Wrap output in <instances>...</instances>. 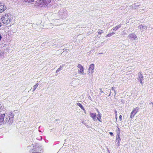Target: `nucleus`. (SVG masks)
I'll list each match as a JSON object with an SVG mask.
<instances>
[{
    "label": "nucleus",
    "mask_w": 153,
    "mask_h": 153,
    "mask_svg": "<svg viewBox=\"0 0 153 153\" xmlns=\"http://www.w3.org/2000/svg\"><path fill=\"white\" fill-rule=\"evenodd\" d=\"M68 16L67 10L64 8H61L58 12V18L59 19H65Z\"/></svg>",
    "instance_id": "f257e3e1"
},
{
    "label": "nucleus",
    "mask_w": 153,
    "mask_h": 153,
    "mask_svg": "<svg viewBox=\"0 0 153 153\" xmlns=\"http://www.w3.org/2000/svg\"><path fill=\"white\" fill-rule=\"evenodd\" d=\"M15 114L14 112L10 111L8 114L7 117L6 118V120L4 121V122L7 123L9 125H11L13 122V117Z\"/></svg>",
    "instance_id": "f03ea898"
},
{
    "label": "nucleus",
    "mask_w": 153,
    "mask_h": 153,
    "mask_svg": "<svg viewBox=\"0 0 153 153\" xmlns=\"http://www.w3.org/2000/svg\"><path fill=\"white\" fill-rule=\"evenodd\" d=\"M9 17L8 14L2 16L1 19V22L4 24H8L10 22V19Z\"/></svg>",
    "instance_id": "7ed1b4c3"
},
{
    "label": "nucleus",
    "mask_w": 153,
    "mask_h": 153,
    "mask_svg": "<svg viewBox=\"0 0 153 153\" xmlns=\"http://www.w3.org/2000/svg\"><path fill=\"white\" fill-rule=\"evenodd\" d=\"M139 110V108L138 107L133 108L132 111L130 114V117L131 119H132L134 118V116L138 111Z\"/></svg>",
    "instance_id": "20e7f679"
},
{
    "label": "nucleus",
    "mask_w": 153,
    "mask_h": 153,
    "mask_svg": "<svg viewBox=\"0 0 153 153\" xmlns=\"http://www.w3.org/2000/svg\"><path fill=\"white\" fill-rule=\"evenodd\" d=\"M77 67L79 69V70L78 71V73L79 74H81L83 75H85L86 74L85 73L83 72L84 68L82 65L80 64H79L77 66Z\"/></svg>",
    "instance_id": "39448f33"
},
{
    "label": "nucleus",
    "mask_w": 153,
    "mask_h": 153,
    "mask_svg": "<svg viewBox=\"0 0 153 153\" xmlns=\"http://www.w3.org/2000/svg\"><path fill=\"white\" fill-rule=\"evenodd\" d=\"M94 64H91L89 66V68L88 69V73L89 74L90 73H93L94 72Z\"/></svg>",
    "instance_id": "423d86ee"
},
{
    "label": "nucleus",
    "mask_w": 153,
    "mask_h": 153,
    "mask_svg": "<svg viewBox=\"0 0 153 153\" xmlns=\"http://www.w3.org/2000/svg\"><path fill=\"white\" fill-rule=\"evenodd\" d=\"M5 116V114H0V125L4 124V118Z\"/></svg>",
    "instance_id": "0eeeda50"
},
{
    "label": "nucleus",
    "mask_w": 153,
    "mask_h": 153,
    "mask_svg": "<svg viewBox=\"0 0 153 153\" xmlns=\"http://www.w3.org/2000/svg\"><path fill=\"white\" fill-rule=\"evenodd\" d=\"M128 37L132 40H135L137 38L136 35L133 33L130 34L128 36Z\"/></svg>",
    "instance_id": "6e6552de"
},
{
    "label": "nucleus",
    "mask_w": 153,
    "mask_h": 153,
    "mask_svg": "<svg viewBox=\"0 0 153 153\" xmlns=\"http://www.w3.org/2000/svg\"><path fill=\"white\" fill-rule=\"evenodd\" d=\"M138 28L140 29V30L143 31L146 30L147 28V26L145 25H140L138 27Z\"/></svg>",
    "instance_id": "1a4fd4ad"
},
{
    "label": "nucleus",
    "mask_w": 153,
    "mask_h": 153,
    "mask_svg": "<svg viewBox=\"0 0 153 153\" xmlns=\"http://www.w3.org/2000/svg\"><path fill=\"white\" fill-rule=\"evenodd\" d=\"M6 9V7L3 4H0V13L3 12Z\"/></svg>",
    "instance_id": "9d476101"
},
{
    "label": "nucleus",
    "mask_w": 153,
    "mask_h": 153,
    "mask_svg": "<svg viewBox=\"0 0 153 153\" xmlns=\"http://www.w3.org/2000/svg\"><path fill=\"white\" fill-rule=\"evenodd\" d=\"M90 116L92 117L93 120L95 121H97V119L96 117V113H90Z\"/></svg>",
    "instance_id": "9b49d317"
},
{
    "label": "nucleus",
    "mask_w": 153,
    "mask_h": 153,
    "mask_svg": "<svg viewBox=\"0 0 153 153\" xmlns=\"http://www.w3.org/2000/svg\"><path fill=\"white\" fill-rule=\"evenodd\" d=\"M38 4L41 5V6H44V0H38L37 1Z\"/></svg>",
    "instance_id": "f8f14e48"
},
{
    "label": "nucleus",
    "mask_w": 153,
    "mask_h": 153,
    "mask_svg": "<svg viewBox=\"0 0 153 153\" xmlns=\"http://www.w3.org/2000/svg\"><path fill=\"white\" fill-rule=\"evenodd\" d=\"M121 140V139L120 137V135H117L116 136V141L117 142V146H120V142Z\"/></svg>",
    "instance_id": "ddd939ff"
},
{
    "label": "nucleus",
    "mask_w": 153,
    "mask_h": 153,
    "mask_svg": "<svg viewBox=\"0 0 153 153\" xmlns=\"http://www.w3.org/2000/svg\"><path fill=\"white\" fill-rule=\"evenodd\" d=\"M138 79L139 80H141L142 79V80H143V77L142 74L141 73H139L138 74Z\"/></svg>",
    "instance_id": "4468645a"
},
{
    "label": "nucleus",
    "mask_w": 153,
    "mask_h": 153,
    "mask_svg": "<svg viewBox=\"0 0 153 153\" xmlns=\"http://www.w3.org/2000/svg\"><path fill=\"white\" fill-rule=\"evenodd\" d=\"M51 0H44V7L46 6L48 4H49L51 2Z\"/></svg>",
    "instance_id": "2eb2a0df"
},
{
    "label": "nucleus",
    "mask_w": 153,
    "mask_h": 153,
    "mask_svg": "<svg viewBox=\"0 0 153 153\" xmlns=\"http://www.w3.org/2000/svg\"><path fill=\"white\" fill-rule=\"evenodd\" d=\"M77 105L79 106L84 111H85L84 108L83 107L81 104L79 103H78L76 104Z\"/></svg>",
    "instance_id": "dca6fc26"
},
{
    "label": "nucleus",
    "mask_w": 153,
    "mask_h": 153,
    "mask_svg": "<svg viewBox=\"0 0 153 153\" xmlns=\"http://www.w3.org/2000/svg\"><path fill=\"white\" fill-rule=\"evenodd\" d=\"M121 26V25H119L116 26L115 27L113 28H112V30H116L120 28Z\"/></svg>",
    "instance_id": "f3484780"
},
{
    "label": "nucleus",
    "mask_w": 153,
    "mask_h": 153,
    "mask_svg": "<svg viewBox=\"0 0 153 153\" xmlns=\"http://www.w3.org/2000/svg\"><path fill=\"white\" fill-rule=\"evenodd\" d=\"M134 9H135L137 8L140 5V4L139 3H137L134 4Z\"/></svg>",
    "instance_id": "a211bd4d"
},
{
    "label": "nucleus",
    "mask_w": 153,
    "mask_h": 153,
    "mask_svg": "<svg viewBox=\"0 0 153 153\" xmlns=\"http://www.w3.org/2000/svg\"><path fill=\"white\" fill-rule=\"evenodd\" d=\"M39 85V84L38 83H36V84L34 85L33 86V92L35 91L36 88Z\"/></svg>",
    "instance_id": "6ab92c4d"
},
{
    "label": "nucleus",
    "mask_w": 153,
    "mask_h": 153,
    "mask_svg": "<svg viewBox=\"0 0 153 153\" xmlns=\"http://www.w3.org/2000/svg\"><path fill=\"white\" fill-rule=\"evenodd\" d=\"M97 32L98 34H101L102 33H103V32L102 30L99 29L98 30Z\"/></svg>",
    "instance_id": "aec40b11"
},
{
    "label": "nucleus",
    "mask_w": 153,
    "mask_h": 153,
    "mask_svg": "<svg viewBox=\"0 0 153 153\" xmlns=\"http://www.w3.org/2000/svg\"><path fill=\"white\" fill-rule=\"evenodd\" d=\"M117 135H120V128H117V129L116 130Z\"/></svg>",
    "instance_id": "412c9836"
},
{
    "label": "nucleus",
    "mask_w": 153,
    "mask_h": 153,
    "mask_svg": "<svg viewBox=\"0 0 153 153\" xmlns=\"http://www.w3.org/2000/svg\"><path fill=\"white\" fill-rule=\"evenodd\" d=\"M25 2L28 3H31L34 1L35 0H24Z\"/></svg>",
    "instance_id": "4be33fe9"
},
{
    "label": "nucleus",
    "mask_w": 153,
    "mask_h": 153,
    "mask_svg": "<svg viewBox=\"0 0 153 153\" xmlns=\"http://www.w3.org/2000/svg\"><path fill=\"white\" fill-rule=\"evenodd\" d=\"M101 119V114L100 112H98V114L97 115V119Z\"/></svg>",
    "instance_id": "5701e85b"
},
{
    "label": "nucleus",
    "mask_w": 153,
    "mask_h": 153,
    "mask_svg": "<svg viewBox=\"0 0 153 153\" xmlns=\"http://www.w3.org/2000/svg\"><path fill=\"white\" fill-rule=\"evenodd\" d=\"M77 74H78L77 73H74L73 74V76L74 77H77L78 76L77 75Z\"/></svg>",
    "instance_id": "b1692460"
},
{
    "label": "nucleus",
    "mask_w": 153,
    "mask_h": 153,
    "mask_svg": "<svg viewBox=\"0 0 153 153\" xmlns=\"http://www.w3.org/2000/svg\"><path fill=\"white\" fill-rule=\"evenodd\" d=\"M128 7V9H132L134 8V7L132 5Z\"/></svg>",
    "instance_id": "393cba45"
},
{
    "label": "nucleus",
    "mask_w": 153,
    "mask_h": 153,
    "mask_svg": "<svg viewBox=\"0 0 153 153\" xmlns=\"http://www.w3.org/2000/svg\"><path fill=\"white\" fill-rule=\"evenodd\" d=\"M63 65H62L60 66L59 68H58V69L59 71L61 70L62 69V68Z\"/></svg>",
    "instance_id": "a878e982"
},
{
    "label": "nucleus",
    "mask_w": 153,
    "mask_h": 153,
    "mask_svg": "<svg viewBox=\"0 0 153 153\" xmlns=\"http://www.w3.org/2000/svg\"><path fill=\"white\" fill-rule=\"evenodd\" d=\"M68 51H69L68 49H65V50L63 51V52L61 54L62 55V54L63 53L65 52H68Z\"/></svg>",
    "instance_id": "bb28decb"
},
{
    "label": "nucleus",
    "mask_w": 153,
    "mask_h": 153,
    "mask_svg": "<svg viewBox=\"0 0 153 153\" xmlns=\"http://www.w3.org/2000/svg\"><path fill=\"white\" fill-rule=\"evenodd\" d=\"M113 90V91H114V93H115V95H114V96H115L116 95V91H115V90L114 89V87H112L111 88Z\"/></svg>",
    "instance_id": "cd10ccee"
},
{
    "label": "nucleus",
    "mask_w": 153,
    "mask_h": 153,
    "mask_svg": "<svg viewBox=\"0 0 153 153\" xmlns=\"http://www.w3.org/2000/svg\"><path fill=\"white\" fill-rule=\"evenodd\" d=\"M126 34V33H125L124 32V31L122 33V35H123L124 36H125V35Z\"/></svg>",
    "instance_id": "c85d7f7f"
},
{
    "label": "nucleus",
    "mask_w": 153,
    "mask_h": 153,
    "mask_svg": "<svg viewBox=\"0 0 153 153\" xmlns=\"http://www.w3.org/2000/svg\"><path fill=\"white\" fill-rule=\"evenodd\" d=\"M122 116L121 115H120L119 116V119L120 121H121L122 120Z\"/></svg>",
    "instance_id": "c756f323"
},
{
    "label": "nucleus",
    "mask_w": 153,
    "mask_h": 153,
    "mask_svg": "<svg viewBox=\"0 0 153 153\" xmlns=\"http://www.w3.org/2000/svg\"><path fill=\"white\" fill-rule=\"evenodd\" d=\"M100 95H101V94H102V93H103V92L102 91V89H101V88H100Z\"/></svg>",
    "instance_id": "7c9ffc66"
},
{
    "label": "nucleus",
    "mask_w": 153,
    "mask_h": 153,
    "mask_svg": "<svg viewBox=\"0 0 153 153\" xmlns=\"http://www.w3.org/2000/svg\"><path fill=\"white\" fill-rule=\"evenodd\" d=\"M110 36H111L110 34H108L106 36V37H107Z\"/></svg>",
    "instance_id": "2f4dec72"
},
{
    "label": "nucleus",
    "mask_w": 153,
    "mask_h": 153,
    "mask_svg": "<svg viewBox=\"0 0 153 153\" xmlns=\"http://www.w3.org/2000/svg\"><path fill=\"white\" fill-rule=\"evenodd\" d=\"M109 134L111 136H113L114 135H113V133L112 132H109Z\"/></svg>",
    "instance_id": "473e14b6"
},
{
    "label": "nucleus",
    "mask_w": 153,
    "mask_h": 153,
    "mask_svg": "<svg viewBox=\"0 0 153 153\" xmlns=\"http://www.w3.org/2000/svg\"><path fill=\"white\" fill-rule=\"evenodd\" d=\"M143 80H142V79H141V80H139V81H140V83L142 85H143V82H143Z\"/></svg>",
    "instance_id": "72a5a7b5"
},
{
    "label": "nucleus",
    "mask_w": 153,
    "mask_h": 153,
    "mask_svg": "<svg viewBox=\"0 0 153 153\" xmlns=\"http://www.w3.org/2000/svg\"><path fill=\"white\" fill-rule=\"evenodd\" d=\"M101 119H97V120H98L100 122H102V121L100 120Z\"/></svg>",
    "instance_id": "f704fd0d"
},
{
    "label": "nucleus",
    "mask_w": 153,
    "mask_h": 153,
    "mask_svg": "<svg viewBox=\"0 0 153 153\" xmlns=\"http://www.w3.org/2000/svg\"><path fill=\"white\" fill-rule=\"evenodd\" d=\"M2 38V37L1 35L0 34V41L1 40V39Z\"/></svg>",
    "instance_id": "c9c22d12"
},
{
    "label": "nucleus",
    "mask_w": 153,
    "mask_h": 153,
    "mask_svg": "<svg viewBox=\"0 0 153 153\" xmlns=\"http://www.w3.org/2000/svg\"><path fill=\"white\" fill-rule=\"evenodd\" d=\"M59 71L58 69H57V70L56 71V73H57L59 72Z\"/></svg>",
    "instance_id": "e433bc0d"
},
{
    "label": "nucleus",
    "mask_w": 153,
    "mask_h": 153,
    "mask_svg": "<svg viewBox=\"0 0 153 153\" xmlns=\"http://www.w3.org/2000/svg\"><path fill=\"white\" fill-rule=\"evenodd\" d=\"M142 10H143L145 11H147V10L145 9H143Z\"/></svg>",
    "instance_id": "4c0bfd02"
},
{
    "label": "nucleus",
    "mask_w": 153,
    "mask_h": 153,
    "mask_svg": "<svg viewBox=\"0 0 153 153\" xmlns=\"http://www.w3.org/2000/svg\"><path fill=\"white\" fill-rule=\"evenodd\" d=\"M111 33V34H112V35H113V34H115V33H114V32Z\"/></svg>",
    "instance_id": "58836bf2"
},
{
    "label": "nucleus",
    "mask_w": 153,
    "mask_h": 153,
    "mask_svg": "<svg viewBox=\"0 0 153 153\" xmlns=\"http://www.w3.org/2000/svg\"><path fill=\"white\" fill-rule=\"evenodd\" d=\"M103 53H99V54H102Z\"/></svg>",
    "instance_id": "ea45409f"
},
{
    "label": "nucleus",
    "mask_w": 153,
    "mask_h": 153,
    "mask_svg": "<svg viewBox=\"0 0 153 153\" xmlns=\"http://www.w3.org/2000/svg\"><path fill=\"white\" fill-rule=\"evenodd\" d=\"M110 34V35H111V36L112 35V34H111V33H109Z\"/></svg>",
    "instance_id": "a19ab883"
},
{
    "label": "nucleus",
    "mask_w": 153,
    "mask_h": 153,
    "mask_svg": "<svg viewBox=\"0 0 153 153\" xmlns=\"http://www.w3.org/2000/svg\"><path fill=\"white\" fill-rule=\"evenodd\" d=\"M110 93H111V92ZM111 94V93H110V94H109V96H110Z\"/></svg>",
    "instance_id": "79ce46f5"
},
{
    "label": "nucleus",
    "mask_w": 153,
    "mask_h": 153,
    "mask_svg": "<svg viewBox=\"0 0 153 153\" xmlns=\"http://www.w3.org/2000/svg\"><path fill=\"white\" fill-rule=\"evenodd\" d=\"M1 26V23H0V27Z\"/></svg>",
    "instance_id": "37998d69"
},
{
    "label": "nucleus",
    "mask_w": 153,
    "mask_h": 153,
    "mask_svg": "<svg viewBox=\"0 0 153 153\" xmlns=\"http://www.w3.org/2000/svg\"><path fill=\"white\" fill-rule=\"evenodd\" d=\"M115 112L116 113H117V111H115Z\"/></svg>",
    "instance_id": "c03bdc74"
},
{
    "label": "nucleus",
    "mask_w": 153,
    "mask_h": 153,
    "mask_svg": "<svg viewBox=\"0 0 153 153\" xmlns=\"http://www.w3.org/2000/svg\"><path fill=\"white\" fill-rule=\"evenodd\" d=\"M55 6V5H53V6L52 7H53V6Z\"/></svg>",
    "instance_id": "a18cd8bd"
},
{
    "label": "nucleus",
    "mask_w": 153,
    "mask_h": 153,
    "mask_svg": "<svg viewBox=\"0 0 153 153\" xmlns=\"http://www.w3.org/2000/svg\"><path fill=\"white\" fill-rule=\"evenodd\" d=\"M55 6V5H53V6L52 7H53V6Z\"/></svg>",
    "instance_id": "49530a36"
},
{
    "label": "nucleus",
    "mask_w": 153,
    "mask_h": 153,
    "mask_svg": "<svg viewBox=\"0 0 153 153\" xmlns=\"http://www.w3.org/2000/svg\"><path fill=\"white\" fill-rule=\"evenodd\" d=\"M55 6V5H53V6L52 7H53V6Z\"/></svg>",
    "instance_id": "de8ad7c7"
},
{
    "label": "nucleus",
    "mask_w": 153,
    "mask_h": 153,
    "mask_svg": "<svg viewBox=\"0 0 153 153\" xmlns=\"http://www.w3.org/2000/svg\"><path fill=\"white\" fill-rule=\"evenodd\" d=\"M152 103V105H153V103Z\"/></svg>",
    "instance_id": "09e8293b"
},
{
    "label": "nucleus",
    "mask_w": 153,
    "mask_h": 153,
    "mask_svg": "<svg viewBox=\"0 0 153 153\" xmlns=\"http://www.w3.org/2000/svg\"><path fill=\"white\" fill-rule=\"evenodd\" d=\"M0 105H1V104H0Z\"/></svg>",
    "instance_id": "8fccbe9b"
}]
</instances>
